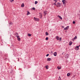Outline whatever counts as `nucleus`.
Returning a JSON list of instances; mask_svg holds the SVG:
<instances>
[{"label":"nucleus","instance_id":"7c9ffc66","mask_svg":"<svg viewBox=\"0 0 80 80\" xmlns=\"http://www.w3.org/2000/svg\"><path fill=\"white\" fill-rule=\"evenodd\" d=\"M62 40V38H59V41H60L61 40Z\"/></svg>","mask_w":80,"mask_h":80},{"label":"nucleus","instance_id":"6ab92c4d","mask_svg":"<svg viewBox=\"0 0 80 80\" xmlns=\"http://www.w3.org/2000/svg\"><path fill=\"white\" fill-rule=\"evenodd\" d=\"M72 42H69V45H72Z\"/></svg>","mask_w":80,"mask_h":80},{"label":"nucleus","instance_id":"c85d7f7f","mask_svg":"<svg viewBox=\"0 0 80 80\" xmlns=\"http://www.w3.org/2000/svg\"><path fill=\"white\" fill-rule=\"evenodd\" d=\"M56 3H57V1H56V2H55L54 3V4L55 5H56Z\"/></svg>","mask_w":80,"mask_h":80},{"label":"nucleus","instance_id":"9d476101","mask_svg":"<svg viewBox=\"0 0 80 80\" xmlns=\"http://www.w3.org/2000/svg\"><path fill=\"white\" fill-rule=\"evenodd\" d=\"M77 36H75L73 39H72V40H73V41L74 40H76V39H77Z\"/></svg>","mask_w":80,"mask_h":80},{"label":"nucleus","instance_id":"ddd939ff","mask_svg":"<svg viewBox=\"0 0 80 80\" xmlns=\"http://www.w3.org/2000/svg\"><path fill=\"white\" fill-rule=\"evenodd\" d=\"M56 39L57 40H59V37L58 36H57L56 37Z\"/></svg>","mask_w":80,"mask_h":80},{"label":"nucleus","instance_id":"473e14b6","mask_svg":"<svg viewBox=\"0 0 80 80\" xmlns=\"http://www.w3.org/2000/svg\"><path fill=\"white\" fill-rule=\"evenodd\" d=\"M16 34L17 35H18V33H17V32L16 33Z\"/></svg>","mask_w":80,"mask_h":80},{"label":"nucleus","instance_id":"aec40b11","mask_svg":"<svg viewBox=\"0 0 80 80\" xmlns=\"http://www.w3.org/2000/svg\"><path fill=\"white\" fill-rule=\"evenodd\" d=\"M30 13L29 12H28L27 15H30Z\"/></svg>","mask_w":80,"mask_h":80},{"label":"nucleus","instance_id":"9b49d317","mask_svg":"<svg viewBox=\"0 0 80 80\" xmlns=\"http://www.w3.org/2000/svg\"><path fill=\"white\" fill-rule=\"evenodd\" d=\"M57 52H55L53 53V55L54 56H57Z\"/></svg>","mask_w":80,"mask_h":80},{"label":"nucleus","instance_id":"f8f14e48","mask_svg":"<svg viewBox=\"0 0 80 80\" xmlns=\"http://www.w3.org/2000/svg\"><path fill=\"white\" fill-rule=\"evenodd\" d=\"M58 17L60 19H61V20H62V17H61V16H60L58 15Z\"/></svg>","mask_w":80,"mask_h":80},{"label":"nucleus","instance_id":"6e6552de","mask_svg":"<svg viewBox=\"0 0 80 80\" xmlns=\"http://www.w3.org/2000/svg\"><path fill=\"white\" fill-rule=\"evenodd\" d=\"M47 11H44V13L45 14V15H44V16H45L46 15H47Z\"/></svg>","mask_w":80,"mask_h":80},{"label":"nucleus","instance_id":"393cba45","mask_svg":"<svg viewBox=\"0 0 80 80\" xmlns=\"http://www.w3.org/2000/svg\"><path fill=\"white\" fill-rule=\"evenodd\" d=\"M14 1V0H10V2H13Z\"/></svg>","mask_w":80,"mask_h":80},{"label":"nucleus","instance_id":"4468645a","mask_svg":"<svg viewBox=\"0 0 80 80\" xmlns=\"http://www.w3.org/2000/svg\"><path fill=\"white\" fill-rule=\"evenodd\" d=\"M9 25H12V24H13V22H10L9 23Z\"/></svg>","mask_w":80,"mask_h":80},{"label":"nucleus","instance_id":"4c0bfd02","mask_svg":"<svg viewBox=\"0 0 80 80\" xmlns=\"http://www.w3.org/2000/svg\"><path fill=\"white\" fill-rule=\"evenodd\" d=\"M42 17V15H41V17Z\"/></svg>","mask_w":80,"mask_h":80},{"label":"nucleus","instance_id":"dca6fc26","mask_svg":"<svg viewBox=\"0 0 80 80\" xmlns=\"http://www.w3.org/2000/svg\"><path fill=\"white\" fill-rule=\"evenodd\" d=\"M70 73H68V74H67V76L68 77V76H70Z\"/></svg>","mask_w":80,"mask_h":80},{"label":"nucleus","instance_id":"c756f323","mask_svg":"<svg viewBox=\"0 0 80 80\" xmlns=\"http://www.w3.org/2000/svg\"><path fill=\"white\" fill-rule=\"evenodd\" d=\"M72 23H73V24H75V22L73 21L72 22Z\"/></svg>","mask_w":80,"mask_h":80},{"label":"nucleus","instance_id":"b1692460","mask_svg":"<svg viewBox=\"0 0 80 80\" xmlns=\"http://www.w3.org/2000/svg\"><path fill=\"white\" fill-rule=\"evenodd\" d=\"M58 80H61V78L60 77V76H59V78L58 79Z\"/></svg>","mask_w":80,"mask_h":80},{"label":"nucleus","instance_id":"39448f33","mask_svg":"<svg viewBox=\"0 0 80 80\" xmlns=\"http://www.w3.org/2000/svg\"><path fill=\"white\" fill-rule=\"evenodd\" d=\"M66 58H68V54H67L65 56Z\"/></svg>","mask_w":80,"mask_h":80},{"label":"nucleus","instance_id":"5701e85b","mask_svg":"<svg viewBox=\"0 0 80 80\" xmlns=\"http://www.w3.org/2000/svg\"><path fill=\"white\" fill-rule=\"evenodd\" d=\"M32 10H35V8H32Z\"/></svg>","mask_w":80,"mask_h":80},{"label":"nucleus","instance_id":"f3484780","mask_svg":"<svg viewBox=\"0 0 80 80\" xmlns=\"http://www.w3.org/2000/svg\"><path fill=\"white\" fill-rule=\"evenodd\" d=\"M45 67L47 69H48V65L46 66Z\"/></svg>","mask_w":80,"mask_h":80},{"label":"nucleus","instance_id":"423d86ee","mask_svg":"<svg viewBox=\"0 0 80 80\" xmlns=\"http://www.w3.org/2000/svg\"><path fill=\"white\" fill-rule=\"evenodd\" d=\"M52 60V59L51 58H48L47 59V61L48 62H50V61H51V60Z\"/></svg>","mask_w":80,"mask_h":80},{"label":"nucleus","instance_id":"bb28decb","mask_svg":"<svg viewBox=\"0 0 80 80\" xmlns=\"http://www.w3.org/2000/svg\"><path fill=\"white\" fill-rule=\"evenodd\" d=\"M46 40H48V38L46 37Z\"/></svg>","mask_w":80,"mask_h":80},{"label":"nucleus","instance_id":"7ed1b4c3","mask_svg":"<svg viewBox=\"0 0 80 80\" xmlns=\"http://www.w3.org/2000/svg\"><path fill=\"white\" fill-rule=\"evenodd\" d=\"M16 37H17L18 41H20L21 39H20V38H19V36L16 35Z\"/></svg>","mask_w":80,"mask_h":80},{"label":"nucleus","instance_id":"20e7f679","mask_svg":"<svg viewBox=\"0 0 80 80\" xmlns=\"http://www.w3.org/2000/svg\"><path fill=\"white\" fill-rule=\"evenodd\" d=\"M69 28V26H67L66 28H64V30H68Z\"/></svg>","mask_w":80,"mask_h":80},{"label":"nucleus","instance_id":"1a4fd4ad","mask_svg":"<svg viewBox=\"0 0 80 80\" xmlns=\"http://www.w3.org/2000/svg\"><path fill=\"white\" fill-rule=\"evenodd\" d=\"M63 4L64 5L65 3V0H63L62 1Z\"/></svg>","mask_w":80,"mask_h":80},{"label":"nucleus","instance_id":"0eeeda50","mask_svg":"<svg viewBox=\"0 0 80 80\" xmlns=\"http://www.w3.org/2000/svg\"><path fill=\"white\" fill-rule=\"evenodd\" d=\"M57 7H60V2H58L57 3Z\"/></svg>","mask_w":80,"mask_h":80},{"label":"nucleus","instance_id":"e433bc0d","mask_svg":"<svg viewBox=\"0 0 80 80\" xmlns=\"http://www.w3.org/2000/svg\"><path fill=\"white\" fill-rule=\"evenodd\" d=\"M79 20H80V18H79Z\"/></svg>","mask_w":80,"mask_h":80},{"label":"nucleus","instance_id":"2f4dec72","mask_svg":"<svg viewBox=\"0 0 80 80\" xmlns=\"http://www.w3.org/2000/svg\"><path fill=\"white\" fill-rule=\"evenodd\" d=\"M49 55V54H48L46 55V57H48Z\"/></svg>","mask_w":80,"mask_h":80},{"label":"nucleus","instance_id":"f257e3e1","mask_svg":"<svg viewBox=\"0 0 80 80\" xmlns=\"http://www.w3.org/2000/svg\"><path fill=\"white\" fill-rule=\"evenodd\" d=\"M79 47H80V45L76 47L75 48V50H79Z\"/></svg>","mask_w":80,"mask_h":80},{"label":"nucleus","instance_id":"4be33fe9","mask_svg":"<svg viewBox=\"0 0 80 80\" xmlns=\"http://www.w3.org/2000/svg\"><path fill=\"white\" fill-rule=\"evenodd\" d=\"M58 70H60V69H61V68L58 66Z\"/></svg>","mask_w":80,"mask_h":80},{"label":"nucleus","instance_id":"a211bd4d","mask_svg":"<svg viewBox=\"0 0 80 80\" xmlns=\"http://www.w3.org/2000/svg\"><path fill=\"white\" fill-rule=\"evenodd\" d=\"M46 35H48V32H45Z\"/></svg>","mask_w":80,"mask_h":80},{"label":"nucleus","instance_id":"412c9836","mask_svg":"<svg viewBox=\"0 0 80 80\" xmlns=\"http://www.w3.org/2000/svg\"><path fill=\"white\" fill-rule=\"evenodd\" d=\"M28 35L29 37H31V36H32V34H28Z\"/></svg>","mask_w":80,"mask_h":80},{"label":"nucleus","instance_id":"2eb2a0df","mask_svg":"<svg viewBox=\"0 0 80 80\" xmlns=\"http://www.w3.org/2000/svg\"><path fill=\"white\" fill-rule=\"evenodd\" d=\"M21 7H24V4L22 3L21 5Z\"/></svg>","mask_w":80,"mask_h":80},{"label":"nucleus","instance_id":"a878e982","mask_svg":"<svg viewBox=\"0 0 80 80\" xmlns=\"http://www.w3.org/2000/svg\"><path fill=\"white\" fill-rule=\"evenodd\" d=\"M37 3H38V2L36 1L35 2V4H37Z\"/></svg>","mask_w":80,"mask_h":80},{"label":"nucleus","instance_id":"f03ea898","mask_svg":"<svg viewBox=\"0 0 80 80\" xmlns=\"http://www.w3.org/2000/svg\"><path fill=\"white\" fill-rule=\"evenodd\" d=\"M34 19L35 21H37V22H38L39 21V18H36L35 17L34 18Z\"/></svg>","mask_w":80,"mask_h":80},{"label":"nucleus","instance_id":"c9c22d12","mask_svg":"<svg viewBox=\"0 0 80 80\" xmlns=\"http://www.w3.org/2000/svg\"><path fill=\"white\" fill-rule=\"evenodd\" d=\"M62 28H63V26H62Z\"/></svg>","mask_w":80,"mask_h":80},{"label":"nucleus","instance_id":"f704fd0d","mask_svg":"<svg viewBox=\"0 0 80 80\" xmlns=\"http://www.w3.org/2000/svg\"><path fill=\"white\" fill-rule=\"evenodd\" d=\"M54 1L55 2H57V0H54Z\"/></svg>","mask_w":80,"mask_h":80},{"label":"nucleus","instance_id":"cd10ccee","mask_svg":"<svg viewBox=\"0 0 80 80\" xmlns=\"http://www.w3.org/2000/svg\"><path fill=\"white\" fill-rule=\"evenodd\" d=\"M72 77L73 78H75V75L73 76Z\"/></svg>","mask_w":80,"mask_h":80},{"label":"nucleus","instance_id":"72a5a7b5","mask_svg":"<svg viewBox=\"0 0 80 80\" xmlns=\"http://www.w3.org/2000/svg\"><path fill=\"white\" fill-rule=\"evenodd\" d=\"M18 62H19V58H18Z\"/></svg>","mask_w":80,"mask_h":80}]
</instances>
